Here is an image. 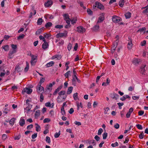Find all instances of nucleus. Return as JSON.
Masks as SVG:
<instances>
[{
  "instance_id": "1",
  "label": "nucleus",
  "mask_w": 148,
  "mask_h": 148,
  "mask_svg": "<svg viewBox=\"0 0 148 148\" xmlns=\"http://www.w3.org/2000/svg\"><path fill=\"white\" fill-rule=\"evenodd\" d=\"M147 67L145 64L142 65L139 69V72L142 75L145 76L146 74V71L147 69Z\"/></svg>"
},
{
  "instance_id": "2",
  "label": "nucleus",
  "mask_w": 148,
  "mask_h": 148,
  "mask_svg": "<svg viewBox=\"0 0 148 148\" xmlns=\"http://www.w3.org/2000/svg\"><path fill=\"white\" fill-rule=\"evenodd\" d=\"M96 7L101 10H104L105 8L103 5L97 1L95 2V5H94L93 6V8L94 9H95Z\"/></svg>"
},
{
  "instance_id": "3",
  "label": "nucleus",
  "mask_w": 148,
  "mask_h": 148,
  "mask_svg": "<svg viewBox=\"0 0 148 148\" xmlns=\"http://www.w3.org/2000/svg\"><path fill=\"white\" fill-rule=\"evenodd\" d=\"M59 95L57 97L58 99H60L62 96H63L62 101H64L66 97L67 96L66 94V92L64 90H62L58 93Z\"/></svg>"
},
{
  "instance_id": "4",
  "label": "nucleus",
  "mask_w": 148,
  "mask_h": 148,
  "mask_svg": "<svg viewBox=\"0 0 148 148\" xmlns=\"http://www.w3.org/2000/svg\"><path fill=\"white\" fill-rule=\"evenodd\" d=\"M31 101L29 99H27L26 101L25 105L27 106L26 108H25V110L27 111V112L30 111V110L32 107V105L29 102Z\"/></svg>"
},
{
  "instance_id": "5",
  "label": "nucleus",
  "mask_w": 148,
  "mask_h": 148,
  "mask_svg": "<svg viewBox=\"0 0 148 148\" xmlns=\"http://www.w3.org/2000/svg\"><path fill=\"white\" fill-rule=\"evenodd\" d=\"M112 20L113 22L115 23H118L122 21V19L120 17L115 15L112 16Z\"/></svg>"
},
{
  "instance_id": "6",
  "label": "nucleus",
  "mask_w": 148,
  "mask_h": 148,
  "mask_svg": "<svg viewBox=\"0 0 148 148\" xmlns=\"http://www.w3.org/2000/svg\"><path fill=\"white\" fill-rule=\"evenodd\" d=\"M77 31L79 33H82L85 31V29L83 27L79 26L77 28Z\"/></svg>"
},
{
  "instance_id": "7",
  "label": "nucleus",
  "mask_w": 148,
  "mask_h": 148,
  "mask_svg": "<svg viewBox=\"0 0 148 148\" xmlns=\"http://www.w3.org/2000/svg\"><path fill=\"white\" fill-rule=\"evenodd\" d=\"M37 89L38 92H43L44 91V88L41 86V84L38 86Z\"/></svg>"
},
{
  "instance_id": "8",
  "label": "nucleus",
  "mask_w": 148,
  "mask_h": 148,
  "mask_svg": "<svg viewBox=\"0 0 148 148\" xmlns=\"http://www.w3.org/2000/svg\"><path fill=\"white\" fill-rule=\"evenodd\" d=\"M17 51L15 50H10L8 54V58L10 59L13 58L12 55L16 53Z\"/></svg>"
},
{
  "instance_id": "9",
  "label": "nucleus",
  "mask_w": 148,
  "mask_h": 148,
  "mask_svg": "<svg viewBox=\"0 0 148 148\" xmlns=\"http://www.w3.org/2000/svg\"><path fill=\"white\" fill-rule=\"evenodd\" d=\"M128 39L129 40L130 42L127 44V48L128 49H130L132 46V40L131 37H128Z\"/></svg>"
},
{
  "instance_id": "10",
  "label": "nucleus",
  "mask_w": 148,
  "mask_h": 148,
  "mask_svg": "<svg viewBox=\"0 0 148 148\" xmlns=\"http://www.w3.org/2000/svg\"><path fill=\"white\" fill-rule=\"evenodd\" d=\"M53 4L52 1L51 0H48L47 2L45 3V6L46 7H49L51 6Z\"/></svg>"
},
{
  "instance_id": "11",
  "label": "nucleus",
  "mask_w": 148,
  "mask_h": 148,
  "mask_svg": "<svg viewBox=\"0 0 148 148\" xmlns=\"http://www.w3.org/2000/svg\"><path fill=\"white\" fill-rule=\"evenodd\" d=\"M110 96L112 98L115 100H117L119 97V95L116 93L111 94Z\"/></svg>"
},
{
  "instance_id": "12",
  "label": "nucleus",
  "mask_w": 148,
  "mask_h": 148,
  "mask_svg": "<svg viewBox=\"0 0 148 148\" xmlns=\"http://www.w3.org/2000/svg\"><path fill=\"white\" fill-rule=\"evenodd\" d=\"M61 58V56L60 55H56L52 56V59H57V60H59Z\"/></svg>"
},
{
  "instance_id": "13",
  "label": "nucleus",
  "mask_w": 148,
  "mask_h": 148,
  "mask_svg": "<svg viewBox=\"0 0 148 148\" xmlns=\"http://www.w3.org/2000/svg\"><path fill=\"white\" fill-rule=\"evenodd\" d=\"M62 88V86H60L58 87L55 90V91L53 93V95H56L57 94V93Z\"/></svg>"
},
{
  "instance_id": "14",
  "label": "nucleus",
  "mask_w": 148,
  "mask_h": 148,
  "mask_svg": "<svg viewBox=\"0 0 148 148\" xmlns=\"http://www.w3.org/2000/svg\"><path fill=\"white\" fill-rule=\"evenodd\" d=\"M99 29V26L98 24L97 23L96 25L93 27L92 29L95 32L97 31Z\"/></svg>"
},
{
  "instance_id": "15",
  "label": "nucleus",
  "mask_w": 148,
  "mask_h": 148,
  "mask_svg": "<svg viewBox=\"0 0 148 148\" xmlns=\"http://www.w3.org/2000/svg\"><path fill=\"white\" fill-rule=\"evenodd\" d=\"M104 19V17L103 16H100L97 21V24H98L99 23H101L102 22Z\"/></svg>"
},
{
  "instance_id": "16",
  "label": "nucleus",
  "mask_w": 148,
  "mask_h": 148,
  "mask_svg": "<svg viewBox=\"0 0 148 148\" xmlns=\"http://www.w3.org/2000/svg\"><path fill=\"white\" fill-rule=\"evenodd\" d=\"M19 123L21 126H23L25 123L24 119L21 118L19 121Z\"/></svg>"
},
{
  "instance_id": "17",
  "label": "nucleus",
  "mask_w": 148,
  "mask_h": 148,
  "mask_svg": "<svg viewBox=\"0 0 148 148\" xmlns=\"http://www.w3.org/2000/svg\"><path fill=\"white\" fill-rule=\"evenodd\" d=\"M73 73L74 74V75L73 76L75 77V78H76L77 79V81L79 83L80 82V80L77 78V77L76 76V74H77L76 72L75 69H73Z\"/></svg>"
},
{
  "instance_id": "18",
  "label": "nucleus",
  "mask_w": 148,
  "mask_h": 148,
  "mask_svg": "<svg viewBox=\"0 0 148 148\" xmlns=\"http://www.w3.org/2000/svg\"><path fill=\"white\" fill-rule=\"evenodd\" d=\"M131 13L129 12H127L125 14V16L126 19H128L130 18L131 17Z\"/></svg>"
},
{
  "instance_id": "19",
  "label": "nucleus",
  "mask_w": 148,
  "mask_h": 148,
  "mask_svg": "<svg viewBox=\"0 0 148 148\" xmlns=\"http://www.w3.org/2000/svg\"><path fill=\"white\" fill-rule=\"evenodd\" d=\"M54 64V62L53 61H51L47 63L45 65V66L47 67H49L52 66Z\"/></svg>"
},
{
  "instance_id": "20",
  "label": "nucleus",
  "mask_w": 148,
  "mask_h": 148,
  "mask_svg": "<svg viewBox=\"0 0 148 148\" xmlns=\"http://www.w3.org/2000/svg\"><path fill=\"white\" fill-rule=\"evenodd\" d=\"M30 53L29 56L31 57V60H36L37 61V57L36 56H35L34 55L32 54L31 52Z\"/></svg>"
},
{
  "instance_id": "21",
  "label": "nucleus",
  "mask_w": 148,
  "mask_h": 148,
  "mask_svg": "<svg viewBox=\"0 0 148 148\" xmlns=\"http://www.w3.org/2000/svg\"><path fill=\"white\" fill-rule=\"evenodd\" d=\"M140 62V60L136 58L133 61V63L135 65H136L138 64Z\"/></svg>"
},
{
  "instance_id": "22",
  "label": "nucleus",
  "mask_w": 148,
  "mask_h": 148,
  "mask_svg": "<svg viewBox=\"0 0 148 148\" xmlns=\"http://www.w3.org/2000/svg\"><path fill=\"white\" fill-rule=\"evenodd\" d=\"M66 35V34L64 33H59L56 35V37L57 38H58L60 37H62L64 36H65Z\"/></svg>"
},
{
  "instance_id": "23",
  "label": "nucleus",
  "mask_w": 148,
  "mask_h": 148,
  "mask_svg": "<svg viewBox=\"0 0 148 148\" xmlns=\"http://www.w3.org/2000/svg\"><path fill=\"white\" fill-rule=\"evenodd\" d=\"M16 120V118H12L9 121L10 124L13 125L14 124Z\"/></svg>"
},
{
  "instance_id": "24",
  "label": "nucleus",
  "mask_w": 148,
  "mask_h": 148,
  "mask_svg": "<svg viewBox=\"0 0 148 148\" xmlns=\"http://www.w3.org/2000/svg\"><path fill=\"white\" fill-rule=\"evenodd\" d=\"M44 28V27H42L38 29L36 33V34L37 35H39L42 31Z\"/></svg>"
},
{
  "instance_id": "25",
  "label": "nucleus",
  "mask_w": 148,
  "mask_h": 148,
  "mask_svg": "<svg viewBox=\"0 0 148 148\" xmlns=\"http://www.w3.org/2000/svg\"><path fill=\"white\" fill-rule=\"evenodd\" d=\"M15 69L16 71L18 73L21 72L23 70V69H21L18 66H16L15 67Z\"/></svg>"
},
{
  "instance_id": "26",
  "label": "nucleus",
  "mask_w": 148,
  "mask_h": 148,
  "mask_svg": "<svg viewBox=\"0 0 148 148\" xmlns=\"http://www.w3.org/2000/svg\"><path fill=\"white\" fill-rule=\"evenodd\" d=\"M25 91L28 94H31L32 91V90L31 88H25Z\"/></svg>"
},
{
  "instance_id": "27",
  "label": "nucleus",
  "mask_w": 148,
  "mask_h": 148,
  "mask_svg": "<svg viewBox=\"0 0 148 148\" xmlns=\"http://www.w3.org/2000/svg\"><path fill=\"white\" fill-rule=\"evenodd\" d=\"M130 98V96L128 95H124L122 97L120 98V99L122 101H124L125 100L126 98L129 99Z\"/></svg>"
},
{
  "instance_id": "28",
  "label": "nucleus",
  "mask_w": 148,
  "mask_h": 148,
  "mask_svg": "<svg viewBox=\"0 0 148 148\" xmlns=\"http://www.w3.org/2000/svg\"><path fill=\"white\" fill-rule=\"evenodd\" d=\"M43 20H42L41 18H39L37 20V25H41L42 24V23L43 22Z\"/></svg>"
},
{
  "instance_id": "29",
  "label": "nucleus",
  "mask_w": 148,
  "mask_h": 148,
  "mask_svg": "<svg viewBox=\"0 0 148 148\" xmlns=\"http://www.w3.org/2000/svg\"><path fill=\"white\" fill-rule=\"evenodd\" d=\"M49 46V45L47 42V43H44L42 45V47L43 49H46Z\"/></svg>"
},
{
  "instance_id": "30",
  "label": "nucleus",
  "mask_w": 148,
  "mask_h": 148,
  "mask_svg": "<svg viewBox=\"0 0 148 148\" xmlns=\"http://www.w3.org/2000/svg\"><path fill=\"white\" fill-rule=\"evenodd\" d=\"M40 115V111L39 110H37L35 114V116L36 118H37Z\"/></svg>"
},
{
  "instance_id": "31",
  "label": "nucleus",
  "mask_w": 148,
  "mask_h": 148,
  "mask_svg": "<svg viewBox=\"0 0 148 148\" xmlns=\"http://www.w3.org/2000/svg\"><path fill=\"white\" fill-rule=\"evenodd\" d=\"M77 110H79L80 107L81 108H82L83 107L82 104L81 102L79 103L78 102H77Z\"/></svg>"
},
{
  "instance_id": "32",
  "label": "nucleus",
  "mask_w": 148,
  "mask_h": 148,
  "mask_svg": "<svg viewBox=\"0 0 148 148\" xmlns=\"http://www.w3.org/2000/svg\"><path fill=\"white\" fill-rule=\"evenodd\" d=\"M73 79L72 80V84L73 85L75 86L76 85V82L77 79L75 78V77L73 76Z\"/></svg>"
},
{
  "instance_id": "33",
  "label": "nucleus",
  "mask_w": 148,
  "mask_h": 148,
  "mask_svg": "<svg viewBox=\"0 0 148 148\" xmlns=\"http://www.w3.org/2000/svg\"><path fill=\"white\" fill-rule=\"evenodd\" d=\"M73 88L71 86L68 88L67 92V94H71Z\"/></svg>"
},
{
  "instance_id": "34",
  "label": "nucleus",
  "mask_w": 148,
  "mask_h": 148,
  "mask_svg": "<svg viewBox=\"0 0 148 148\" xmlns=\"http://www.w3.org/2000/svg\"><path fill=\"white\" fill-rule=\"evenodd\" d=\"M125 3V0H120L119 2V5L121 7H123Z\"/></svg>"
},
{
  "instance_id": "35",
  "label": "nucleus",
  "mask_w": 148,
  "mask_h": 148,
  "mask_svg": "<svg viewBox=\"0 0 148 148\" xmlns=\"http://www.w3.org/2000/svg\"><path fill=\"white\" fill-rule=\"evenodd\" d=\"M52 25V24L51 22H48L46 23L45 26L46 28H48L51 27Z\"/></svg>"
},
{
  "instance_id": "36",
  "label": "nucleus",
  "mask_w": 148,
  "mask_h": 148,
  "mask_svg": "<svg viewBox=\"0 0 148 148\" xmlns=\"http://www.w3.org/2000/svg\"><path fill=\"white\" fill-rule=\"evenodd\" d=\"M52 86L53 84H52L50 83L49 84V85L46 87V89L49 90L51 91L52 90Z\"/></svg>"
},
{
  "instance_id": "37",
  "label": "nucleus",
  "mask_w": 148,
  "mask_h": 148,
  "mask_svg": "<svg viewBox=\"0 0 148 148\" xmlns=\"http://www.w3.org/2000/svg\"><path fill=\"white\" fill-rule=\"evenodd\" d=\"M35 125H36V130L37 132L39 131L40 130L41 127L40 126L37 124L36 123Z\"/></svg>"
},
{
  "instance_id": "38",
  "label": "nucleus",
  "mask_w": 148,
  "mask_h": 148,
  "mask_svg": "<svg viewBox=\"0 0 148 148\" xmlns=\"http://www.w3.org/2000/svg\"><path fill=\"white\" fill-rule=\"evenodd\" d=\"M11 47L13 49V50H15L17 51V46L16 45L12 44Z\"/></svg>"
},
{
  "instance_id": "39",
  "label": "nucleus",
  "mask_w": 148,
  "mask_h": 148,
  "mask_svg": "<svg viewBox=\"0 0 148 148\" xmlns=\"http://www.w3.org/2000/svg\"><path fill=\"white\" fill-rule=\"evenodd\" d=\"M146 29V28L145 27H142V28L139 29L137 31V32H142L143 31H145V30ZM144 33H145V32H144Z\"/></svg>"
},
{
  "instance_id": "40",
  "label": "nucleus",
  "mask_w": 148,
  "mask_h": 148,
  "mask_svg": "<svg viewBox=\"0 0 148 148\" xmlns=\"http://www.w3.org/2000/svg\"><path fill=\"white\" fill-rule=\"evenodd\" d=\"M77 21V19L76 17L73 18L72 19H71V22L72 24L74 25L75 23H76Z\"/></svg>"
},
{
  "instance_id": "41",
  "label": "nucleus",
  "mask_w": 148,
  "mask_h": 148,
  "mask_svg": "<svg viewBox=\"0 0 148 148\" xmlns=\"http://www.w3.org/2000/svg\"><path fill=\"white\" fill-rule=\"evenodd\" d=\"M9 46L8 45H7L5 46H3L2 47V48L5 51H8L9 50Z\"/></svg>"
},
{
  "instance_id": "42",
  "label": "nucleus",
  "mask_w": 148,
  "mask_h": 148,
  "mask_svg": "<svg viewBox=\"0 0 148 148\" xmlns=\"http://www.w3.org/2000/svg\"><path fill=\"white\" fill-rule=\"evenodd\" d=\"M45 140L47 143L49 144L51 143V139L48 136H47L46 137Z\"/></svg>"
},
{
  "instance_id": "43",
  "label": "nucleus",
  "mask_w": 148,
  "mask_h": 148,
  "mask_svg": "<svg viewBox=\"0 0 148 148\" xmlns=\"http://www.w3.org/2000/svg\"><path fill=\"white\" fill-rule=\"evenodd\" d=\"M118 41L119 39L117 38L116 40L115 41V42L114 43L113 46V47H115V48H116L117 46Z\"/></svg>"
},
{
  "instance_id": "44",
  "label": "nucleus",
  "mask_w": 148,
  "mask_h": 148,
  "mask_svg": "<svg viewBox=\"0 0 148 148\" xmlns=\"http://www.w3.org/2000/svg\"><path fill=\"white\" fill-rule=\"evenodd\" d=\"M63 16L64 18V20H66L67 19H70V18L69 17V16L68 14H64L63 15Z\"/></svg>"
},
{
  "instance_id": "45",
  "label": "nucleus",
  "mask_w": 148,
  "mask_h": 148,
  "mask_svg": "<svg viewBox=\"0 0 148 148\" xmlns=\"http://www.w3.org/2000/svg\"><path fill=\"white\" fill-rule=\"evenodd\" d=\"M77 93L76 92L73 95V97L75 100H76L78 99Z\"/></svg>"
},
{
  "instance_id": "46",
  "label": "nucleus",
  "mask_w": 148,
  "mask_h": 148,
  "mask_svg": "<svg viewBox=\"0 0 148 148\" xmlns=\"http://www.w3.org/2000/svg\"><path fill=\"white\" fill-rule=\"evenodd\" d=\"M60 131L58 133L56 132L55 133L54 135V137L55 138H57L58 137L60 134Z\"/></svg>"
},
{
  "instance_id": "47",
  "label": "nucleus",
  "mask_w": 148,
  "mask_h": 148,
  "mask_svg": "<svg viewBox=\"0 0 148 148\" xmlns=\"http://www.w3.org/2000/svg\"><path fill=\"white\" fill-rule=\"evenodd\" d=\"M61 113L62 115H64L65 114V111L64 110V108L63 107L61 108Z\"/></svg>"
},
{
  "instance_id": "48",
  "label": "nucleus",
  "mask_w": 148,
  "mask_h": 148,
  "mask_svg": "<svg viewBox=\"0 0 148 148\" xmlns=\"http://www.w3.org/2000/svg\"><path fill=\"white\" fill-rule=\"evenodd\" d=\"M71 71H68L66 73L64 74V76L66 78L69 77V75H70Z\"/></svg>"
},
{
  "instance_id": "49",
  "label": "nucleus",
  "mask_w": 148,
  "mask_h": 148,
  "mask_svg": "<svg viewBox=\"0 0 148 148\" xmlns=\"http://www.w3.org/2000/svg\"><path fill=\"white\" fill-rule=\"evenodd\" d=\"M87 12L88 14L91 15L92 14V11L90 10V9H87Z\"/></svg>"
},
{
  "instance_id": "50",
  "label": "nucleus",
  "mask_w": 148,
  "mask_h": 148,
  "mask_svg": "<svg viewBox=\"0 0 148 148\" xmlns=\"http://www.w3.org/2000/svg\"><path fill=\"white\" fill-rule=\"evenodd\" d=\"M146 8V9L143 10V12L144 13H148V5L146 7L143 8Z\"/></svg>"
},
{
  "instance_id": "51",
  "label": "nucleus",
  "mask_w": 148,
  "mask_h": 148,
  "mask_svg": "<svg viewBox=\"0 0 148 148\" xmlns=\"http://www.w3.org/2000/svg\"><path fill=\"white\" fill-rule=\"evenodd\" d=\"M50 121V120L49 118H45L43 120L44 123H48Z\"/></svg>"
},
{
  "instance_id": "52",
  "label": "nucleus",
  "mask_w": 148,
  "mask_h": 148,
  "mask_svg": "<svg viewBox=\"0 0 148 148\" xmlns=\"http://www.w3.org/2000/svg\"><path fill=\"white\" fill-rule=\"evenodd\" d=\"M63 27L62 25H57L55 26V28L57 29H61Z\"/></svg>"
},
{
  "instance_id": "53",
  "label": "nucleus",
  "mask_w": 148,
  "mask_h": 148,
  "mask_svg": "<svg viewBox=\"0 0 148 148\" xmlns=\"http://www.w3.org/2000/svg\"><path fill=\"white\" fill-rule=\"evenodd\" d=\"M137 127L139 130H142L143 129V127L140 124H137L136 125Z\"/></svg>"
},
{
  "instance_id": "54",
  "label": "nucleus",
  "mask_w": 148,
  "mask_h": 148,
  "mask_svg": "<svg viewBox=\"0 0 148 148\" xmlns=\"http://www.w3.org/2000/svg\"><path fill=\"white\" fill-rule=\"evenodd\" d=\"M108 134L107 133H104L103 134V138L104 139H106L107 136Z\"/></svg>"
},
{
  "instance_id": "55",
  "label": "nucleus",
  "mask_w": 148,
  "mask_h": 148,
  "mask_svg": "<svg viewBox=\"0 0 148 148\" xmlns=\"http://www.w3.org/2000/svg\"><path fill=\"white\" fill-rule=\"evenodd\" d=\"M25 36V35L24 34H22L21 35L17 37L18 39H22L24 38Z\"/></svg>"
},
{
  "instance_id": "56",
  "label": "nucleus",
  "mask_w": 148,
  "mask_h": 148,
  "mask_svg": "<svg viewBox=\"0 0 148 148\" xmlns=\"http://www.w3.org/2000/svg\"><path fill=\"white\" fill-rule=\"evenodd\" d=\"M103 132V130L101 128H100L98 131V135H100L101 134V133Z\"/></svg>"
},
{
  "instance_id": "57",
  "label": "nucleus",
  "mask_w": 148,
  "mask_h": 148,
  "mask_svg": "<svg viewBox=\"0 0 148 148\" xmlns=\"http://www.w3.org/2000/svg\"><path fill=\"white\" fill-rule=\"evenodd\" d=\"M144 136V133H143V132H142L140 134L139 136V138L140 139H142L143 138Z\"/></svg>"
},
{
  "instance_id": "58",
  "label": "nucleus",
  "mask_w": 148,
  "mask_h": 148,
  "mask_svg": "<svg viewBox=\"0 0 148 148\" xmlns=\"http://www.w3.org/2000/svg\"><path fill=\"white\" fill-rule=\"evenodd\" d=\"M21 137V136L20 135H19L18 136H16L15 137H14V139L15 140H19L20 138Z\"/></svg>"
},
{
  "instance_id": "59",
  "label": "nucleus",
  "mask_w": 148,
  "mask_h": 148,
  "mask_svg": "<svg viewBox=\"0 0 148 148\" xmlns=\"http://www.w3.org/2000/svg\"><path fill=\"white\" fill-rule=\"evenodd\" d=\"M37 62L36 60H31L30 62L32 65H35L36 63Z\"/></svg>"
},
{
  "instance_id": "60",
  "label": "nucleus",
  "mask_w": 148,
  "mask_h": 148,
  "mask_svg": "<svg viewBox=\"0 0 148 148\" xmlns=\"http://www.w3.org/2000/svg\"><path fill=\"white\" fill-rule=\"evenodd\" d=\"M74 112V110L73 108H71L70 109V110L69 111V112L70 114H72Z\"/></svg>"
},
{
  "instance_id": "61",
  "label": "nucleus",
  "mask_w": 148,
  "mask_h": 148,
  "mask_svg": "<svg viewBox=\"0 0 148 148\" xmlns=\"http://www.w3.org/2000/svg\"><path fill=\"white\" fill-rule=\"evenodd\" d=\"M118 144L117 142H115L114 143H112L111 144V146L113 147H115L118 146Z\"/></svg>"
},
{
  "instance_id": "62",
  "label": "nucleus",
  "mask_w": 148,
  "mask_h": 148,
  "mask_svg": "<svg viewBox=\"0 0 148 148\" xmlns=\"http://www.w3.org/2000/svg\"><path fill=\"white\" fill-rule=\"evenodd\" d=\"M144 113V111L142 110H140L138 112V115L139 116H141Z\"/></svg>"
},
{
  "instance_id": "63",
  "label": "nucleus",
  "mask_w": 148,
  "mask_h": 148,
  "mask_svg": "<svg viewBox=\"0 0 148 148\" xmlns=\"http://www.w3.org/2000/svg\"><path fill=\"white\" fill-rule=\"evenodd\" d=\"M7 138V136L6 134H4L2 135V139L3 140H5Z\"/></svg>"
},
{
  "instance_id": "64",
  "label": "nucleus",
  "mask_w": 148,
  "mask_h": 148,
  "mask_svg": "<svg viewBox=\"0 0 148 148\" xmlns=\"http://www.w3.org/2000/svg\"><path fill=\"white\" fill-rule=\"evenodd\" d=\"M117 104L119 106V108H120V109H121V107L123 106V104H124V103H117Z\"/></svg>"
}]
</instances>
